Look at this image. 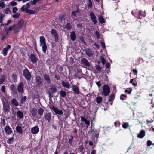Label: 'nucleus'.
Masks as SVG:
<instances>
[{
	"mask_svg": "<svg viewBox=\"0 0 154 154\" xmlns=\"http://www.w3.org/2000/svg\"><path fill=\"white\" fill-rule=\"evenodd\" d=\"M26 99L27 97L26 96L22 97L20 99V103L22 104H23L26 101Z\"/></svg>",
	"mask_w": 154,
	"mask_h": 154,
	"instance_id": "35",
	"label": "nucleus"
},
{
	"mask_svg": "<svg viewBox=\"0 0 154 154\" xmlns=\"http://www.w3.org/2000/svg\"><path fill=\"white\" fill-rule=\"evenodd\" d=\"M116 91H115V93H112L109 96V99L108 100V101L109 102H111L112 101L114 100V98L115 97L116 94L115 93Z\"/></svg>",
	"mask_w": 154,
	"mask_h": 154,
	"instance_id": "27",
	"label": "nucleus"
},
{
	"mask_svg": "<svg viewBox=\"0 0 154 154\" xmlns=\"http://www.w3.org/2000/svg\"><path fill=\"white\" fill-rule=\"evenodd\" d=\"M24 24V21L23 20H21L19 21L17 24V27L16 30L14 32V33L18 32L19 30L23 27Z\"/></svg>",
	"mask_w": 154,
	"mask_h": 154,
	"instance_id": "7",
	"label": "nucleus"
},
{
	"mask_svg": "<svg viewBox=\"0 0 154 154\" xmlns=\"http://www.w3.org/2000/svg\"><path fill=\"white\" fill-rule=\"evenodd\" d=\"M81 61L82 64L86 66L89 67L90 66L89 62L85 58H82Z\"/></svg>",
	"mask_w": 154,
	"mask_h": 154,
	"instance_id": "14",
	"label": "nucleus"
},
{
	"mask_svg": "<svg viewBox=\"0 0 154 154\" xmlns=\"http://www.w3.org/2000/svg\"><path fill=\"white\" fill-rule=\"evenodd\" d=\"M25 11L26 12L29 13L31 14H35L36 13V12L35 11L31 9H26Z\"/></svg>",
	"mask_w": 154,
	"mask_h": 154,
	"instance_id": "36",
	"label": "nucleus"
},
{
	"mask_svg": "<svg viewBox=\"0 0 154 154\" xmlns=\"http://www.w3.org/2000/svg\"><path fill=\"white\" fill-rule=\"evenodd\" d=\"M30 59L31 62L33 63H36L37 61V58L35 55L33 54H32L30 55Z\"/></svg>",
	"mask_w": 154,
	"mask_h": 154,
	"instance_id": "24",
	"label": "nucleus"
},
{
	"mask_svg": "<svg viewBox=\"0 0 154 154\" xmlns=\"http://www.w3.org/2000/svg\"><path fill=\"white\" fill-rule=\"evenodd\" d=\"M39 128L38 125H35L31 129V132L33 134H36L39 132Z\"/></svg>",
	"mask_w": 154,
	"mask_h": 154,
	"instance_id": "11",
	"label": "nucleus"
},
{
	"mask_svg": "<svg viewBox=\"0 0 154 154\" xmlns=\"http://www.w3.org/2000/svg\"><path fill=\"white\" fill-rule=\"evenodd\" d=\"M92 46H93V48L94 49H95L96 48H99V47L98 44L95 43L93 44Z\"/></svg>",
	"mask_w": 154,
	"mask_h": 154,
	"instance_id": "46",
	"label": "nucleus"
},
{
	"mask_svg": "<svg viewBox=\"0 0 154 154\" xmlns=\"http://www.w3.org/2000/svg\"><path fill=\"white\" fill-rule=\"evenodd\" d=\"M40 45L42 47V50L43 53H45L47 48V46L46 42V39L44 36H41L40 37Z\"/></svg>",
	"mask_w": 154,
	"mask_h": 154,
	"instance_id": "1",
	"label": "nucleus"
},
{
	"mask_svg": "<svg viewBox=\"0 0 154 154\" xmlns=\"http://www.w3.org/2000/svg\"><path fill=\"white\" fill-rule=\"evenodd\" d=\"M98 20L99 22L101 24H103L105 23L104 19L101 16L98 17Z\"/></svg>",
	"mask_w": 154,
	"mask_h": 154,
	"instance_id": "39",
	"label": "nucleus"
},
{
	"mask_svg": "<svg viewBox=\"0 0 154 154\" xmlns=\"http://www.w3.org/2000/svg\"><path fill=\"white\" fill-rule=\"evenodd\" d=\"M79 11L78 10L73 11H72L71 15L72 17H75L76 15V14L78 13Z\"/></svg>",
	"mask_w": 154,
	"mask_h": 154,
	"instance_id": "38",
	"label": "nucleus"
},
{
	"mask_svg": "<svg viewBox=\"0 0 154 154\" xmlns=\"http://www.w3.org/2000/svg\"><path fill=\"white\" fill-rule=\"evenodd\" d=\"M72 90L76 94H80V91L79 88L75 85H73L72 86Z\"/></svg>",
	"mask_w": 154,
	"mask_h": 154,
	"instance_id": "15",
	"label": "nucleus"
},
{
	"mask_svg": "<svg viewBox=\"0 0 154 154\" xmlns=\"http://www.w3.org/2000/svg\"><path fill=\"white\" fill-rule=\"evenodd\" d=\"M89 2L87 4V6L90 8H91L92 7V4L91 0H88Z\"/></svg>",
	"mask_w": 154,
	"mask_h": 154,
	"instance_id": "49",
	"label": "nucleus"
},
{
	"mask_svg": "<svg viewBox=\"0 0 154 154\" xmlns=\"http://www.w3.org/2000/svg\"><path fill=\"white\" fill-rule=\"evenodd\" d=\"M145 135V132L144 130H141L139 133L137 134V137L140 138H143Z\"/></svg>",
	"mask_w": 154,
	"mask_h": 154,
	"instance_id": "16",
	"label": "nucleus"
},
{
	"mask_svg": "<svg viewBox=\"0 0 154 154\" xmlns=\"http://www.w3.org/2000/svg\"><path fill=\"white\" fill-rule=\"evenodd\" d=\"M70 38L71 39L72 41H75L76 38V35L75 32L74 31H72L70 33Z\"/></svg>",
	"mask_w": 154,
	"mask_h": 154,
	"instance_id": "29",
	"label": "nucleus"
},
{
	"mask_svg": "<svg viewBox=\"0 0 154 154\" xmlns=\"http://www.w3.org/2000/svg\"><path fill=\"white\" fill-rule=\"evenodd\" d=\"M44 117L46 120L48 122H50L51 120V115L50 112H48L44 114Z\"/></svg>",
	"mask_w": 154,
	"mask_h": 154,
	"instance_id": "13",
	"label": "nucleus"
},
{
	"mask_svg": "<svg viewBox=\"0 0 154 154\" xmlns=\"http://www.w3.org/2000/svg\"><path fill=\"white\" fill-rule=\"evenodd\" d=\"M90 16L91 20L94 23V24H96L97 23V21L96 20V17L95 14L93 12H91L90 13Z\"/></svg>",
	"mask_w": 154,
	"mask_h": 154,
	"instance_id": "17",
	"label": "nucleus"
},
{
	"mask_svg": "<svg viewBox=\"0 0 154 154\" xmlns=\"http://www.w3.org/2000/svg\"><path fill=\"white\" fill-rule=\"evenodd\" d=\"M96 101L98 104L100 103L102 101V98L100 96H98L96 98Z\"/></svg>",
	"mask_w": 154,
	"mask_h": 154,
	"instance_id": "37",
	"label": "nucleus"
},
{
	"mask_svg": "<svg viewBox=\"0 0 154 154\" xmlns=\"http://www.w3.org/2000/svg\"><path fill=\"white\" fill-rule=\"evenodd\" d=\"M56 114L58 115H62L63 114V112L62 110L58 109L57 108L53 106L51 108Z\"/></svg>",
	"mask_w": 154,
	"mask_h": 154,
	"instance_id": "10",
	"label": "nucleus"
},
{
	"mask_svg": "<svg viewBox=\"0 0 154 154\" xmlns=\"http://www.w3.org/2000/svg\"><path fill=\"white\" fill-rule=\"evenodd\" d=\"M11 12V11L8 8H6L4 10V12L5 14H8L9 13H10Z\"/></svg>",
	"mask_w": 154,
	"mask_h": 154,
	"instance_id": "48",
	"label": "nucleus"
},
{
	"mask_svg": "<svg viewBox=\"0 0 154 154\" xmlns=\"http://www.w3.org/2000/svg\"><path fill=\"white\" fill-rule=\"evenodd\" d=\"M147 146H150L152 144V141L150 140H148L147 142Z\"/></svg>",
	"mask_w": 154,
	"mask_h": 154,
	"instance_id": "64",
	"label": "nucleus"
},
{
	"mask_svg": "<svg viewBox=\"0 0 154 154\" xmlns=\"http://www.w3.org/2000/svg\"><path fill=\"white\" fill-rule=\"evenodd\" d=\"M2 54L4 56H5L7 55L8 52V50L6 48H4L3 50Z\"/></svg>",
	"mask_w": 154,
	"mask_h": 154,
	"instance_id": "45",
	"label": "nucleus"
},
{
	"mask_svg": "<svg viewBox=\"0 0 154 154\" xmlns=\"http://www.w3.org/2000/svg\"><path fill=\"white\" fill-rule=\"evenodd\" d=\"M5 78L4 76H2L1 78L0 79V85L1 84H2L5 81Z\"/></svg>",
	"mask_w": 154,
	"mask_h": 154,
	"instance_id": "55",
	"label": "nucleus"
},
{
	"mask_svg": "<svg viewBox=\"0 0 154 154\" xmlns=\"http://www.w3.org/2000/svg\"><path fill=\"white\" fill-rule=\"evenodd\" d=\"M5 130L6 134L9 135L12 132L11 128L8 125H7L5 128Z\"/></svg>",
	"mask_w": 154,
	"mask_h": 154,
	"instance_id": "20",
	"label": "nucleus"
},
{
	"mask_svg": "<svg viewBox=\"0 0 154 154\" xmlns=\"http://www.w3.org/2000/svg\"><path fill=\"white\" fill-rule=\"evenodd\" d=\"M110 93L109 86L108 85L105 84L103 87V91L101 92V95L104 96H106L109 94Z\"/></svg>",
	"mask_w": 154,
	"mask_h": 154,
	"instance_id": "2",
	"label": "nucleus"
},
{
	"mask_svg": "<svg viewBox=\"0 0 154 154\" xmlns=\"http://www.w3.org/2000/svg\"><path fill=\"white\" fill-rule=\"evenodd\" d=\"M3 112L5 114H8L10 112L11 108L8 103L7 102H2Z\"/></svg>",
	"mask_w": 154,
	"mask_h": 154,
	"instance_id": "4",
	"label": "nucleus"
},
{
	"mask_svg": "<svg viewBox=\"0 0 154 154\" xmlns=\"http://www.w3.org/2000/svg\"><path fill=\"white\" fill-rule=\"evenodd\" d=\"M5 85H3L1 88V90L2 92L3 93H5Z\"/></svg>",
	"mask_w": 154,
	"mask_h": 154,
	"instance_id": "60",
	"label": "nucleus"
},
{
	"mask_svg": "<svg viewBox=\"0 0 154 154\" xmlns=\"http://www.w3.org/2000/svg\"><path fill=\"white\" fill-rule=\"evenodd\" d=\"M16 129L17 131L20 134L23 133V131L20 125H17L16 127Z\"/></svg>",
	"mask_w": 154,
	"mask_h": 154,
	"instance_id": "32",
	"label": "nucleus"
},
{
	"mask_svg": "<svg viewBox=\"0 0 154 154\" xmlns=\"http://www.w3.org/2000/svg\"><path fill=\"white\" fill-rule=\"evenodd\" d=\"M129 89H130L129 91H128L127 89H125L124 91L125 92V93H127L128 94H130L131 93L132 89L131 88H130Z\"/></svg>",
	"mask_w": 154,
	"mask_h": 154,
	"instance_id": "58",
	"label": "nucleus"
},
{
	"mask_svg": "<svg viewBox=\"0 0 154 154\" xmlns=\"http://www.w3.org/2000/svg\"><path fill=\"white\" fill-rule=\"evenodd\" d=\"M12 104L15 106H17L19 105V103L17 100L14 98L12 99L11 101Z\"/></svg>",
	"mask_w": 154,
	"mask_h": 154,
	"instance_id": "26",
	"label": "nucleus"
},
{
	"mask_svg": "<svg viewBox=\"0 0 154 154\" xmlns=\"http://www.w3.org/2000/svg\"><path fill=\"white\" fill-rule=\"evenodd\" d=\"M114 124L115 127H119L120 125V122L119 121H116L114 122Z\"/></svg>",
	"mask_w": 154,
	"mask_h": 154,
	"instance_id": "53",
	"label": "nucleus"
},
{
	"mask_svg": "<svg viewBox=\"0 0 154 154\" xmlns=\"http://www.w3.org/2000/svg\"><path fill=\"white\" fill-rule=\"evenodd\" d=\"M37 109L35 108H33L31 110L30 112L32 116L34 118H36L37 115Z\"/></svg>",
	"mask_w": 154,
	"mask_h": 154,
	"instance_id": "19",
	"label": "nucleus"
},
{
	"mask_svg": "<svg viewBox=\"0 0 154 154\" xmlns=\"http://www.w3.org/2000/svg\"><path fill=\"white\" fill-rule=\"evenodd\" d=\"M59 93L61 97L64 98L66 96V92L63 90H61L60 91Z\"/></svg>",
	"mask_w": 154,
	"mask_h": 154,
	"instance_id": "34",
	"label": "nucleus"
},
{
	"mask_svg": "<svg viewBox=\"0 0 154 154\" xmlns=\"http://www.w3.org/2000/svg\"><path fill=\"white\" fill-rule=\"evenodd\" d=\"M10 87L11 90L14 94H16L17 93V89L14 84L11 85Z\"/></svg>",
	"mask_w": 154,
	"mask_h": 154,
	"instance_id": "21",
	"label": "nucleus"
},
{
	"mask_svg": "<svg viewBox=\"0 0 154 154\" xmlns=\"http://www.w3.org/2000/svg\"><path fill=\"white\" fill-rule=\"evenodd\" d=\"M79 39L82 43L84 44L85 45L86 44L84 40V38L82 36H80L79 38Z\"/></svg>",
	"mask_w": 154,
	"mask_h": 154,
	"instance_id": "51",
	"label": "nucleus"
},
{
	"mask_svg": "<svg viewBox=\"0 0 154 154\" xmlns=\"http://www.w3.org/2000/svg\"><path fill=\"white\" fill-rule=\"evenodd\" d=\"M142 12V11L141 10L135 13V14L134 15V17L138 19H142L143 17Z\"/></svg>",
	"mask_w": 154,
	"mask_h": 154,
	"instance_id": "18",
	"label": "nucleus"
},
{
	"mask_svg": "<svg viewBox=\"0 0 154 154\" xmlns=\"http://www.w3.org/2000/svg\"><path fill=\"white\" fill-rule=\"evenodd\" d=\"M71 138L68 140V143L70 145H72V141L73 140V137L72 135H71L70 136Z\"/></svg>",
	"mask_w": 154,
	"mask_h": 154,
	"instance_id": "42",
	"label": "nucleus"
},
{
	"mask_svg": "<svg viewBox=\"0 0 154 154\" xmlns=\"http://www.w3.org/2000/svg\"><path fill=\"white\" fill-rule=\"evenodd\" d=\"M16 25L15 24H13L12 26L9 27L8 29V30H9V31H12L14 29V28L15 26Z\"/></svg>",
	"mask_w": 154,
	"mask_h": 154,
	"instance_id": "54",
	"label": "nucleus"
},
{
	"mask_svg": "<svg viewBox=\"0 0 154 154\" xmlns=\"http://www.w3.org/2000/svg\"><path fill=\"white\" fill-rule=\"evenodd\" d=\"M44 110L42 108L40 107L38 110V113L40 116H42Z\"/></svg>",
	"mask_w": 154,
	"mask_h": 154,
	"instance_id": "40",
	"label": "nucleus"
},
{
	"mask_svg": "<svg viewBox=\"0 0 154 154\" xmlns=\"http://www.w3.org/2000/svg\"><path fill=\"white\" fill-rule=\"evenodd\" d=\"M57 91L56 86L54 85H52L50 86L48 91L49 97L50 98L53 97V94H55Z\"/></svg>",
	"mask_w": 154,
	"mask_h": 154,
	"instance_id": "3",
	"label": "nucleus"
},
{
	"mask_svg": "<svg viewBox=\"0 0 154 154\" xmlns=\"http://www.w3.org/2000/svg\"><path fill=\"white\" fill-rule=\"evenodd\" d=\"M62 84L63 86L67 88H68L70 87V85L68 82H63Z\"/></svg>",
	"mask_w": 154,
	"mask_h": 154,
	"instance_id": "33",
	"label": "nucleus"
},
{
	"mask_svg": "<svg viewBox=\"0 0 154 154\" xmlns=\"http://www.w3.org/2000/svg\"><path fill=\"white\" fill-rule=\"evenodd\" d=\"M81 121L85 122V124L86 125V128H88L90 125V123L89 120H87L84 117L81 116Z\"/></svg>",
	"mask_w": 154,
	"mask_h": 154,
	"instance_id": "23",
	"label": "nucleus"
},
{
	"mask_svg": "<svg viewBox=\"0 0 154 154\" xmlns=\"http://www.w3.org/2000/svg\"><path fill=\"white\" fill-rule=\"evenodd\" d=\"M24 85L23 82H20L18 84L17 87V91L19 94H22L24 92Z\"/></svg>",
	"mask_w": 154,
	"mask_h": 154,
	"instance_id": "8",
	"label": "nucleus"
},
{
	"mask_svg": "<svg viewBox=\"0 0 154 154\" xmlns=\"http://www.w3.org/2000/svg\"><path fill=\"white\" fill-rule=\"evenodd\" d=\"M101 61L103 65H104L106 63V60L103 57L101 56Z\"/></svg>",
	"mask_w": 154,
	"mask_h": 154,
	"instance_id": "57",
	"label": "nucleus"
},
{
	"mask_svg": "<svg viewBox=\"0 0 154 154\" xmlns=\"http://www.w3.org/2000/svg\"><path fill=\"white\" fill-rule=\"evenodd\" d=\"M12 78L14 80H15L17 79V75L16 74H13L12 75Z\"/></svg>",
	"mask_w": 154,
	"mask_h": 154,
	"instance_id": "61",
	"label": "nucleus"
},
{
	"mask_svg": "<svg viewBox=\"0 0 154 154\" xmlns=\"http://www.w3.org/2000/svg\"><path fill=\"white\" fill-rule=\"evenodd\" d=\"M78 149V151L81 153V154H84L85 152V150L84 149V148L82 144L79 146Z\"/></svg>",
	"mask_w": 154,
	"mask_h": 154,
	"instance_id": "28",
	"label": "nucleus"
},
{
	"mask_svg": "<svg viewBox=\"0 0 154 154\" xmlns=\"http://www.w3.org/2000/svg\"><path fill=\"white\" fill-rule=\"evenodd\" d=\"M10 4L11 6H16L17 4L14 1H12L10 2Z\"/></svg>",
	"mask_w": 154,
	"mask_h": 154,
	"instance_id": "59",
	"label": "nucleus"
},
{
	"mask_svg": "<svg viewBox=\"0 0 154 154\" xmlns=\"http://www.w3.org/2000/svg\"><path fill=\"white\" fill-rule=\"evenodd\" d=\"M20 15V14L16 13L15 14L12 15V17L14 18H17L19 17Z\"/></svg>",
	"mask_w": 154,
	"mask_h": 154,
	"instance_id": "50",
	"label": "nucleus"
},
{
	"mask_svg": "<svg viewBox=\"0 0 154 154\" xmlns=\"http://www.w3.org/2000/svg\"><path fill=\"white\" fill-rule=\"evenodd\" d=\"M63 27V28L65 29V30H64V31H69L71 30L72 26L70 23H67L66 25H64Z\"/></svg>",
	"mask_w": 154,
	"mask_h": 154,
	"instance_id": "22",
	"label": "nucleus"
},
{
	"mask_svg": "<svg viewBox=\"0 0 154 154\" xmlns=\"http://www.w3.org/2000/svg\"><path fill=\"white\" fill-rule=\"evenodd\" d=\"M14 139L13 137L11 138H10L7 140V143L9 144H12L14 141Z\"/></svg>",
	"mask_w": 154,
	"mask_h": 154,
	"instance_id": "41",
	"label": "nucleus"
},
{
	"mask_svg": "<svg viewBox=\"0 0 154 154\" xmlns=\"http://www.w3.org/2000/svg\"><path fill=\"white\" fill-rule=\"evenodd\" d=\"M127 98V96L126 95L122 94L120 97V99L122 100H124L125 99Z\"/></svg>",
	"mask_w": 154,
	"mask_h": 154,
	"instance_id": "44",
	"label": "nucleus"
},
{
	"mask_svg": "<svg viewBox=\"0 0 154 154\" xmlns=\"http://www.w3.org/2000/svg\"><path fill=\"white\" fill-rule=\"evenodd\" d=\"M23 76L25 78L28 80H29L32 75L30 72L27 68H26L23 71Z\"/></svg>",
	"mask_w": 154,
	"mask_h": 154,
	"instance_id": "5",
	"label": "nucleus"
},
{
	"mask_svg": "<svg viewBox=\"0 0 154 154\" xmlns=\"http://www.w3.org/2000/svg\"><path fill=\"white\" fill-rule=\"evenodd\" d=\"M96 69L98 71H100L101 70V67L98 65H96L95 66Z\"/></svg>",
	"mask_w": 154,
	"mask_h": 154,
	"instance_id": "52",
	"label": "nucleus"
},
{
	"mask_svg": "<svg viewBox=\"0 0 154 154\" xmlns=\"http://www.w3.org/2000/svg\"><path fill=\"white\" fill-rule=\"evenodd\" d=\"M129 125L128 123L127 122H124L122 125V127L123 128L126 129L127 128V127Z\"/></svg>",
	"mask_w": 154,
	"mask_h": 154,
	"instance_id": "47",
	"label": "nucleus"
},
{
	"mask_svg": "<svg viewBox=\"0 0 154 154\" xmlns=\"http://www.w3.org/2000/svg\"><path fill=\"white\" fill-rule=\"evenodd\" d=\"M43 80L40 76H36L35 80V86L36 87H40L42 85Z\"/></svg>",
	"mask_w": 154,
	"mask_h": 154,
	"instance_id": "6",
	"label": "nucleus"
},
{
	"mask_svg": "<svg viewBox=\"0 0 154 154\" xmlns=\"http://www.w3.org/2000/svg\"><path fill=\"white\" fill-rule=\"evenodd\" d=\"M59 18L61 21H64L65 20V16L64 15H62L59 16Z\"/></svg>",
	"mask_w": 154,
	"mask_h": 154,
	"instance_id": "43",
	"label": "nucleus"
},
{
	"mask_svg": "<svg viewBox=\"0 0 154 154\" xmlns=\"http://www.w3.org/2000/svg\"><path fill=\"white\" fill-rule=\"evenodd\" d=\"M86 55L89 57H91L93 55L92 50L90 48H87L86 49Z\"/></svg>",
	"mask_w": 154,
	"mask_h": 154,
	"instance_id": "31",
	"label": "nucleus"
},
{
	"mask_svg": "<svg viewBox=\"0 0 154 154\" xmlns=\"http://www.w3.org/2000/svg\"><path fill=\"white\" fill-rule=\"evenodd\" d=\"M17 117L20 119L23 118L24 117V114L23 112L20 110H18L17 112Z\"/></svg>",
	"mask_w": 154,
	"mask_h": 154,
	"instance_id": "30",
	"label": "nucleus"
},
{
	"mask_svg": "<svg viewBox=\"0 0 154 154\" xmlns=\"http://www.w3.org/2000/svg\"><path fill=\"white\" fill-rule=\"evenodd\" d=\"M43 77L46 84H50L51 83V80L48 75L47 74H45Z\"/></svg>",
	"mask_w": 154,
	"mask_h": 154,
	"instance_id": "12",
	"label": "nucleus"
},
{
	"mask_svg": "<svg viewBox=\"0 0 154 154\" xmlns=\"http://www.w3.org/2000/svg\"><path fill=\"white\" fill-rule=\"evenodd\" d=\"M18 10V9L16 7H14L13 8L12 11L13 13H15L16 11Z\"/></svg>",
	"mask_w": 154,
	"mask_h": 154,
	"instance_id": "62",
	"label": "nucleus"
},
{
	"mask_svg": "<svg viewBox=\"0 0 154 154\" xmlns=\"http://www.w3.org/2000/svg\"><path fill=\"white\" fill-rule=\"evenodd\" d=\"M95 35L97 38H98L100 36V34L97 31H96L95 32Z\"/></svg>",
	"mask_w": 154,
	"mask_h": 154,
	"instance_id": "63",
	"label": "nucleus"
},
{
	"mask_svg": "<svg viewBox=\"0 0 154 154\" xmlns=\"http://www.w3.org/2000/svg\"><path fill=\"white\" fill-rule=\"evenodd\" d=\"M51 33L54 36V38L55 41L57 42L59 41V35L56 31L54 29L51 30Z\"/></svg>",
	"mask_w": 154,
	"mask_h": 154,
	"instance_id": "9",
	"label": "nucleus"
},
{
	"mask_svg": "<svg viewBox=\"0 0 154 154\" xmlns=\"http://www.w3.org/2000/svg\"><path fill=\"white\" fill-rule=\"evenodd\" d=\"M91 133L94 136V137H97V138L98 137L99 133H98L96 130L93 129L92 128V127L90 128Z\"/></svg>",
	"mask_w": 154,
	"mask_h": 154,
	"instance_id": "25",
	"label": "nucleus"
},
{
	"mask_svg": "<svg viewBox=\"0 0 154 154\" xmlns=\"http://www.w3.org/2000/svg\"><path fill=\"white\" fill-rule=\"evenodd\" d=\"M0 7L3 8L5 7V3L4 2H1V1H0Z\"/></svg>",
	"mask_w": 154,
	"mask_h": 154,
	"instance_id": "56",
	"label": "nucleus"
}]
</instances>
